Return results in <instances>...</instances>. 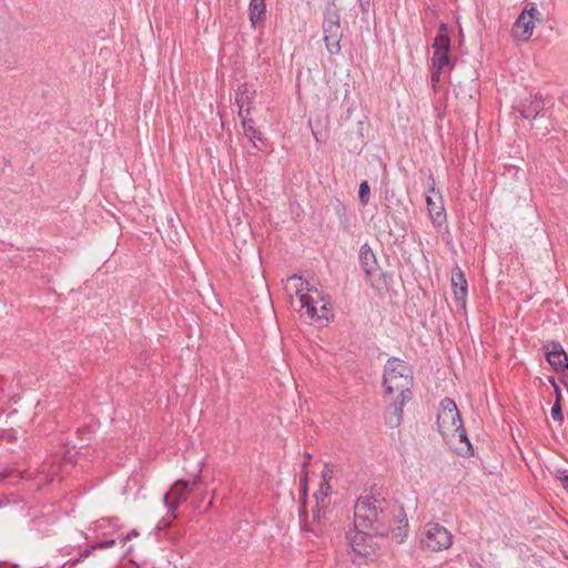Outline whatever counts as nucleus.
I'll list each match as a JSON object with an SVG mask.
<instances>
[{"mask_svg":"<svg viewBox=\"0 0 568 568\" xmlns=\"http://www.w3.org/2000/svg\"><path fill=\"white\" fill-rule=\"evenodd\" d=\"M354 526L357 535L352 539V548L361 556H366L357 538L364 539L362 535H374L385 537L393 534L399 544L404 542L408 520L404 507L394 498L388 497L381 488L372 487L369 493L358 497L354 508Z\"/></svg>","mask_w":568,"mask_h":568,"instance_id":"nucleus-1","label":"nucleus"},{"mask_svg":"<svg viewBox=\"0 0 568 568\" xmlns=\"http://www.w3.org/2000/svg\"><path fill=\"white\" fill-rule=\"evenodd\" d=\"M383 385L387 395L397 394L389 404L397 426L403 418V407L412 399L413 395L410 390L413 385L412 367L403 359L390 357L384 367Z\"/></svg>","mask_w":568,"mask_h":568,"instance_id":"nucleus-2","label":"nucleus"},{"mask_svg":"<svg viewBox=\"0 0 568 568\" xmlns=\"http://www.w3.org/2000/svg\"><path fill=\"white\" fill-rule=\"evenodd\" d=\"M437 428L444 440L448 442L456 436L460 443H465L466 449L460 450L463 456H473L474 449L463 426V419L454 399L445 397L439 403L437 414Z\"/></svg>","mask_w":568,"mask_h":568,"instance_id":"nucleus-3","label":"nucleus"},{"mask_svg":"<svg viewBox=\"0 0 568 568\" xmlns=\"http://www.w3.org/2000/svg\"><path fill=\"white\" fill-rule=\"evenodd\" d=\"M322 29L328 53L332 55L339 54L343 31L341 27V16L334 4L326 8Z\"/></svg>","mask_w":568,"mask_h":568,"instance_id":"nucleus-4","label":"nucleus"},{"mask_svg":"<svg viewBox=\"0 0 568 568\" xmlns=\"http://www.w3.org/2000/svg\"><path fill=\"white\" fill-rule=\"evenodd\" d=\"M453 544L450 531L436 523H428L423 528L422 545L430 551L447 549Z\"/></svg>","mask_w":568,"mask_h":568,"instance_id":"nucleus-5","label":"nucleus"},{"mask_svg":"<svg viewBox=\"0 0 568 568\" xmlns=\"http://www.w3.org/2000/svg\"><path fill=\"white\" fill-rule=\"evenodd\" d=\"M427 211L432 223L440 227L446 222V211L442 194L435 186L433 174L428 176V189L426 193Z\"/></svg>","mask_w":568,"mask_h":568,"instance_id":"nucleus-6","label":"nucleus"},{"mask_svg":"<svg viewBox=\"0 0 568 568\" xmlns=\"http://www.w3.org/2000/svg\"><path fill=\"white\" fill-rule=\"evenodd\" d=\"M192 487L185 480L175 481L171 489L164 495L163 501L168 508V518L174 520L178 518V508L181 504L186 501Z\"/></svg>","mask_w":568,"mask_h":568,"instance_id":"nucleus-7","label":"nucleus"},{"mask_svg":"<svg viewBox=\"0 0 568 568\" xmlns=\"http://www.w3.org/2000/svg\"><path fill=\"white\" fill-rule=\"evenodd\" d=\"M542 348L547 362L557 373L565 372L568 368V355L559 342L550 341Z\"/></svg>","mask_w":568,"mask_h":568,"instance_id":"nucleus-8","label":"nucleus"},{"mask_svg":"<svg viewBox=\"0 0 568 568\" xmlns=\"http://www.w3.org/2000/svg\"><path fill=\"white\" fill-rule=\"evenodd\" d=\"M544 108L545 101L540 94L520 100L519 103L514 106V109L519 112L520 116L526 120L536 119Z\"/></svg>","mask_w":568,"mask_h":568,"instance_id":"nucleus-9","label":"nucleus"},{"mask_svg":"<svg viewBox=\"0 0 568 568\" xmlns=\"http://www.w3.org/2000/svg\"><path fill=\"white\" fill-rule=\"evenodd\" d=\"M255 93L256 91L247 83H243L239 87L235 93V103L239 106L240 118L251 114Z\"/></svg>","mask_w":568,"mask_h":568,"instance_id":"nucleus-10","label":"nucleus"},{"mask_svg":"<svg viewBox=\"0 0 568 568\" xmlns=\"http://www.w3.org/2000/svg\"><path fill=\"white\" fill-rule=\"evenodd\" d=\"M467 286L464 272L459 266H455L452 273V287L456 302L463 307L466 305Z\"/></svg>","mask_w":568,"mask_h":568,"instance_id":"nucleus-11","label":"nucleus"},{"mask_svg":"<svg viewBox=\"0 0 568 568\" xmlns=\"http://www.w3.org/2000/svg\"><path fill=\"white\" fill-rule=\"evenodd\" d=\"M290 281H300L301 282V287L296 290V294L300 298L301 306L303 308H306V312L310 315V317L311 318H322L324 315H320L317 313V308L314 305L313 298L310 295H307L306 293H302L303 290H307V291L311 290L308 287L310 283L307 281H303L302 277H298L296 275L292 276L290 278Z\"/></svg>","mask_w":568,"mask_h":568,"instance_id":"nucleus-12","label":"nucleus"},{"mask_svg":"<svg viewBox=\"0 0 568 568\" xmlns=\"http://www.w3.org/2000/svg\"><path fill=\"white\" fill-rule=\"evenodd\" d=\"M329 494L331 486L328 483H321L320 489L314 494V498L316 501L315 507L313 508V520L320 521L322 515H324V510L329 504Z\"/></svg>","mask_w":568,"mask_h":568,"instance_id":"nucleus-13","label":"nucleus"},{"mask_svg":"<svg viewBox=\"0 0 568 568\" xmlns=\"http://www.w3.org/2000/svg\"><path fill=\"white\" fill-rule=\"evenodd\" d=\"M534 28L532 19L525 16V12H521L517 18L513 30L519 39L528 40L532 34Z\"/></svg>","mask_w":568,"mask_h":568,"instance_id":"nucleus-14","label":"nucleus"},{"mask_svg":"<svg viewBox=\"0 0 568 568\" xmlns=\"http://www.w3.org/2000/svg\"><path fill=\"white\" fill-rule=\"evenodd\" d=\"M359 260L366 275H373L377 268V262L375 254L368 244H364L361 246Z\"/></svg>","mask_w":568,"mask_h":568,"instance_id":"nucleus-15","label":"nucleus"},{"mask_svg":"<svg viewBox=\"0 0 568 568\" xmlns=\"http://www.w3.org/2000/svg\"><path fill=\"white\" fill-rule=\"evenodd\" d=\"M248 17L251 24L255 28L257 24L264 22L266 18V3L265 0H251L248 4Z\"/></svg>","mask_w":568,"mask_h":568,"instance_id":"nucleus-16","label":"nucleus"},{"mask_svg":"<svg viewBox=\"0 0 568 568\" xmlns=\"http://www.w3.org/2000/svg\"><path fill=\"white\" fill-rule=\"evenodd\" d=\"M241 119H242V126H243L245 136H247L250 139V141L253 143V145L256 149H261V146L257 144V142L263 143V140H262L261 133L254 126L253 119L248 118V115H245Z\"/></svg>","mask_w":568,"mask_h":568,"instance_id":"nucleus-17","label":"nucleus"},{"mask_svg":"<svg viewBox=\"0 0 568 568\" xmlns=\"http://www.w3.org/2000/svg\"><path fill=\"white\" fill-rule=\"evenodd\" d=\"M450 51H435L432 58V67L438 70L454 68V61L449 54Z\"/></svg>","mask_w":568,"mask_h":568,"instance_id":"nucleus-18","label":"nucleus"},{"mask_svg":"<svg viewBox=\"0 0 568 568\" xmlns=\"http://www.w3.org/2000/svg\"><path fill=\"white\" fill-rule=\"evenodd\" d=\"M115 545V540L114 539H110V540H105V541H100V542H97L88 548H85L83 551H81L79 554V557L80 559H85L88 558L94 550L97 549H105V548H111Z\"/></svg>","mask_w":568,"mask_h":568,"instance_id":"nucleus-19","label":"nucleus"},{"mask_svg":"<svg viewBox=\"0 0 568 568\" xmlns=\"http://www.w3.org/2000/svg\"><path fill=\"white\" fill-rule=\"evenodd\" d=\"M432 48H433L434 52L435 51H450V38L443 37L442 34H436Z\"/></svg>","mask_w":568,"mask_h":568,"instance_id":"nucleus-20","label":"nucleus"},{"mask_svg":"<svg viewBox=\"0 0 568 568\" xmlns=\"http://www.w3.org/2000/svg\"><path fill=\"white\" fill-rule=\"evenodd\" d=\"M369 193H371V189H369L368 182L367 181H363L359 184V191H358L359 202L363 205H367L368 204V202H369Z\"/></svg>","mask_w":568,"mask_h":568,"instance_id":"nucleus-21","label":"nucleus"},{"mask_svg":"<svg viewBox=\"0 0 568 568\" xmlns=\"http://www.w3.org/2000/svg\"><path fill=\"white\" fill-rule=\"evenodd\" d=\"M356 3L359 8V12L363 17H367L372 11L374 0H356Z\"/></svg>","mask_w":568,"mask_h":568,"instance_id":"nucleus-22","label":"nucleus"},{"mask_svg":"<svg viewBox=\"0 0 568 568\" xmlns=\"http://www.w3.org/2000/svg\"><path fill=\"white\" fill-rule=\"evenodd\" d=\"M550 414L555 420H558L560 423L564 420L561 404H559L558 400H555V403L551 407Z\"/></svg>","mask_w":568,"mask_h":568,"instance_id":"nucleus-23","label":"nucleus"},{"mask_svg":"<svg viewBox=\"0 0 568 568\" xmlns=\"http://www.w3.org/2000/svg\"><path fill=\"white\" fill-rule=\"evenodd\" d=\"M548 381L551 384V386L554 387L556 400H558V403L560 404L561 399H562V395H561V389H560L559 385L557 384L555 377H552V376H550L548 378Z\"/></svg>","mask_w":568,"mask_h":568,"instance_id":"nucleus-24","label":"nucleus"},{"mask_svg":"<svg viewBox=\"0 0 568 568\" xmlns=\"http://www.w3.org/2000/svg\"><path fill=\"white\" fill-rule=\"evenodd\" d=\"M556 477L560 481L562 488L568 491V473L566 470H558Z\"/></svg>","mask_w":568,"mask_h":568,"instance_id":"nucleus-25","label":"nucleus"},{"mask_svg":"<svg viewBox=\"0 0 568 568\" xmlns=\"http://www.w3.org/2000/svg\"><path fill=\"white\" fill-rule=\"evenodd\" d=\"M445 70H438V68H433L432 67V74H430V81H432V85L434 88H436V85L438 84V82L440 81V74L444 72Z\"/></svg>","mask_w":568,"mask_h":568,"instance_id":"nucleus-26","label":"nucleus"},{"mask_svg":"<svg viewBox=\"0 0 568 568\" xmlns=\"http://www.w3.org/2000/svg\"><path fill=\"white\" fill-rule=\"evenodd\" d=\"M523 12H525V16H527L528 18H531V19H534L539 13L534 3L527 4L525 7V9L523 10Z\"/></svg>","mask_w":568,"mask_h":568,"instance_id":"nucleus-27","label":"nucleus"},{"mask_svg":"<svg viewBox=\"0 0 568 568\" xmlns=\"http://www.w3.org/2000/svg\"><path fill=\"white\" fill-rule=\"evenodd\" d=\"M307 514H306V509H305V505H303L302 507V511L300 514V517H301V526L303 529L305 530H310V531H314L315 529L312 528V527H307L305 524H304V519L306 518Z\"/></svg>","mask_w":568,"mask_h":568,"instance_id":"nucleus-28","label":"nucleus"},{"mask_svg":"<svg viewBox=\"0 0 568 568\" xmlns=\"http://www.w3.org/2000/svg\"><path fill=\"white\" fill-rule=\"evenodd\" d=\"M323 481L322 483H328L333 477V470L329 469L327 466L322 471Z\"/></svg>","mask_w":568,"mask_h":568,"instance_id":"nucleus-29","label":"nucleus"},{"mask_svg":"<svg viewBox=\"0 0 568 568\" xmlns=\"http://www.w3.org/2000/svg\"><path fill=\"white\" fill-rule=\"evenodd\" d=\"M437 34H442L443 37H449L448 36V26L446 23H440L438 27Z\"/></svg>","mask_w":568,"mask_h":568,"instance_id":"nucleus-30","label":"nucleus"},{"mask_svg":"<svg viewBox=\"0 0 568 568\" xmlns=\"http://www.w3.org/2000/svg\"><path fill=\"white\" fill-rule=\"evenodd\" d=\"M560 382L568 388V368L565 372H561Z\"/></svg>","mask_w":568,"mask_h":568,"instance_id":"nucleus-31","label":"nucleus"},{"mask_svg":"<svg viewBox=\"0 0 568 568\" xmlns=\"http://www.w3.org/2000/svg\"><path fill=\"white\" fill-rule=\"evenodd\" d=\"M311 458H312L311 454H306V460L303 463V468L307 467Z\"/></svg>","mask_w":568,"mask_h":568,"instance_id":"nucleus-32","label":"nucleus"},{"mask_svg":"<svg viewBox=\"0 0 568 568\" xmlns=\"http://www.w3.org/2000/svg\"><path fill=\"white\" fill-rule=\"evenodd\" d=\"M322 310H323L324 312H326V311H327V308H326V306H325V305H323V306H322Z\"/></svg>","mask_w":568,"mask_h":568,"instance_id":"nucleus-33","label":"nucleus"}]
</instances>
